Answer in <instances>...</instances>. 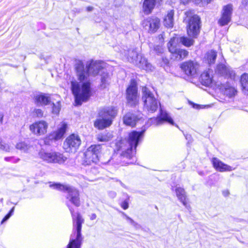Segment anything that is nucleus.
<instances>
[{
	"instance_id": "79ce46f5",
	"label": "nucleus",
	"mask_w": 248,
	"mask_h": 248,
	"mask_svg": "<svg viewBox=\"0 0 248 248\" xmlns=\"http://www.w3.org/2000/svg\"><path fill=\"white\" fill-rule=\"evenodd\" d=\"M33 114L37 117L41 118L43 116V111L41 109H35Z\"/></svg>"
},
{
	"instance_id": "dca6fc26",
	"label": "nucleus",
	"mask_w": 248,
	"mask_h": 248,
	"mask_svg": "<svg viewBox=\"0 0 248 248\" xmlns=\"http://www.w3.org/2000/svg\"><path fill=\"white\" fill-rule=\"evenodd\" d=\"M111 124V118L106 117L100 112L98 118L94 122V126L98 129L102 130L109 126Z\"/></svg>"
},
{
	"instance_id": "1a4fd4ad",
	"label": "nucleus",
	"mask_w": 248,
	"mask_h": 248,
	"mask_svg": "<svg viewBox=\"0 0 248 248\" xmlns=\"http://www.w3.org/2000/svg\"><path fill=\"white\" fill-rule=\"evenodd\" d=\"M126 98L127 104L131 107H134L139 103L138 88L135 80L132 79L126 91Z\"/></svg>"
},
{
	"instance_id": "c85d7f7f",
	"label": "nucleus",
	"mask_w": 248,
	"mask_h": 248,
	"mask_svg": "<svg viewBox=\"0 0 248 248\" xmlns=\"http://www.w3.org/2000/svg\"><path fill=\"white\" fill-rule=\"evenodd\" d=\"M162 0H144L143 8L147 14L150 13L154 8L155 3H159Z\"/></svg>"
},
{
	"instance_id": "b1692460",
	"label": "nucleus",
	"mask_w": 248,
	"mask_h": 248,
	"mask_svg": "<svg viewBox=\"0 0 248 248\" xmlns=\"http://www.w3.org/2000/svg\"><path fill=\"white\" fill-rule=\"evenodd\" d=\"M54 98H51L48 94H39L35 95L34 102L38 106H45L49 104Z\"/></svg>"
},
{
	"instance_id": "4c0bfd02",
	"label": "nucleus",
	"mask_w": 248,
	"mask_h": 248,
	"mask_svg": "<svg viewBox=\"0 0 248 248\" xmlns=\"http://www.w3.org/2000/svg\"><path fill=\"white\" fill-rule=\"evenodd\" d=\"M52 104H53V107H52V112L53 114L58 115L59 113V112L61 109L60 101L58 100L56 102V103L53 102Z\"/></svg>"
},
{
	"instance_id": "9b49d317",
	"label": "nucleus",
	"mask_w": 248,
	"mask_h": 248,
	"mask_svg": "<svg viewBox=\"0 0 248 248\" xmlns=\"http://www.w3.org/2000/svg\"><path fill=\"white\" fill-rule=\"evenodd\" d=\"M101 151L100 144L92 145L90 146L84 154L85 161L87 165L96 163L99 160V155Z\"/></svg>"
},
{
	"instance_id": "f03ea898",
	"label": "nucleus",
	"mask_w": 248,
	"mask_h": 248,
	"mask_svg": "<svg viewBox=\"0 0 248 248\" xmlns=\"http://www.w3.org/2000/svg\"><path fill=\"white\" fill-rule=\"evenodd\" d=\"M144 131L137 132L133 131L129 134L128 140L121 143L120 150L122 151L121 155L127 158H132L136 153V149L139 143L141 141Z\"/></svg>"
},
{
	"instance_id": "e433bc0d",
	"label": "nucleus",
	"mask_w": 248,
	"mask_h": 248,
	"mask_svg": "<svg viewBox=\"0 0 248 248\" xmlns=\"http://www.w3.org/2000/svg\"><path fill=\"white\" fill-rule=\"evenodd\" d=\"M176 38L178 39V42L179 41L183 45L187 47H189L193 45L194 43L193 40L188 38L187 37H186L183 36L180 38Z\"/></svg>"
},
{
	"instance_id": "6ab92c4d",
	"label": "nucleus",
	"mask_w": 248,
	"mask_h": 248,
	"mask_svg": "<svg viewBox=\"0 0 248 248\" xmlns=\"http://www.w3.org/2000/svg\"><path fill=\"white\" fill-rule=\"evenodd\" d=\"M216 72L225 77L233 79L235 76V73L232 68L226 66L224 64H219L217 65Z\"/></svg>"
},
{
	"instance_id": "c756f323",
	"label": "nucleus",
	"mask_w": 248,
	"mask_h": 248,
	"mask_svg": "<svg viewBox=\"0 0 248 248\" xmlns=\"http://www.w3.org/2000/svg\"><path fill=\"white\" fill-rule=\"evenodd\" d=\"M173 16V10H170L164 19V24L166 27L168 28H171L173 27L174 23Z\"/></svg>"
},
{
	"instance_id": "c9c22d12",
	"label": "nucleus",
	"mask_w": 248,
	"mask_h": 248,
	"mask_svg": "<svg viewBox=\"0 0 248 248\" xmlns=\"http://www.w3.org/2000/svg\"><path fill=\"white\" fill-rule=\"evenodd\" d=\"M16 147L23 152H27L31 148V146L24 141H20L16 144Z\"/></svg>"
},
{
	"instance_id": "052dcab7",
	"label": "nucleus",
	"mask_w": 248,
	"mask_h": 248,
	"mask_svg": "<svg viewBox=\"0 0 248 248\" xmlns=\"http://www.w3.org/2000/svg\"><path fill=\"white\" fill-rule=\"evenodd\" d=\"M128 163V164H131V163H133V162H129V163Z\"/></svg>"
},
{
	"instance_id": "4468645a",
	"label": "nucleus",
	"mask_w": 248,
	"mask_h": 248,
	"mask_svg": "<svg viewBox=\"0 0 248 248\" xmlns=\"http://www.w3.org/2000/svg\"><path fill=\"white\" fill-rule=\"evenodd\" d=\"M48 128V124L45 121H36L30 125L29 129L31 132L37 136H40L46 134Z\"/></svg>"
},
{
	"instance_id": "4d7b16f0",
	"label": "nucleus",
	"mask_w": 248,
	"mask_h": 248,
	"mask_svg": "<svg viewBox=\"0 0 248 248\" xmlns=\"http://www.w3.org/2000/svg\"><path fill=\"white\" fill-rule=\"evenodd\" d=\"M228 194V191H227V192H226V193H225V192L224 193V195L225 196H226V195H227Z\"/></svg>"
},
{
	"instance_id": "bb28decb",
	"label": "nucleus",
	"mask_w": 248,
	"mask_h": 248,
	"mask_svg": "<svg viewBox=\"0 0 248 248\" xmlns=\"http://www.w3.org/2000/svg\"><path fill=\"white\" fill-rule=\"evenodd\" d=\"M176 196L179 201L188 210L190 208V205L186 201V192L184 189L181 187H177L175 190Z\"/></svg>"
},
{
	"instance_id": "3c124183",
	"label": "nucleus",
	"mask_w": 248,
	"mask_h": 248,
	"mask_svg": "<svg viewBox=\"0 0 248 248\" xmlns=\"http://www.w3.org/2000/svg\"><path fill=\"white\" fill-rule=\"evenodd\" d=\"M242 4L244 6L248 7V0H242Z\"/></svg>"
},
{
	"instance_id": "a19ab883",
	"label": "nucleus",
	"mask_w": 248,
	"mask_h": 248,
	"mask_svg": "<svg viewBox=\"0 0 248 248\" xmlns=\"http://www.w3.org/2000/svg\"><path fill=\"white\" fill-rule=\"evenodd\" d=\"M154 50L156 53L159 54L163 52L164 49L161 46L157 45L154 46Z\"/></svg>"
},
{
	"instance_id": "49530a36",
	"label": "nucleus",
	"mask_w": 248,
	"mask_h": 248,
	"mask_svg": "<svg viewBox=\"0 0 248 248\" xmlns=\"http://www.w3.org/2000/svg\"><path fill=\"white\" fill-rule=\"evenodd\" d=\"M124 2V0H115L114 2L116 6H119L121 5Z\"/></svg>"
},
{
	"instance_id": "f704fd0d",
	"label": "nucleus",
	"mask_w": 248,
	"mask_h": 248,
	"mask_svg": "<svg viewBox=\"0 0 248 248\" xmlns=\"http://www.w3.org/2000/svg\"><path fill=\"white\" fill-rule=\"evenodd\" d=\"M101 74V78L100 86L102 88L104 89L106 88L108 84V75L107 73L105 72V71Z\"/></svg>"
},
{
	"instance_id": "864d4df0",
	"label": "nucleus",
	"mask_w": 248,
	"mask_h": 248,
	"mask_svg": "<svg viewBox=\"0 0 248 248\" xmlns=\"http://www.w3.org/2000/svg\"><path fill=\"white\" fill-rule=\"evenodd\" d=\"M3 118V115L0 114V124H2Z\"/></svg>"
},
{
	"instance_id": "a211bd4d",
	"label": "nucleus",
	"mask_w": 248,
	"mask_h": 248,
	"mask_svg": "<svg viewBox=\"0 0 248 248\" xmlns=\"http://www.w3.org/2000/svg\"><path fill=\"white\" fill-rule=\"evenodd\" d=\"M150 121H151L152 123L154 122L156 125L161 124L164 122H167L172 125L174 124L173 120L169 114L166 111L163 110L161 107L160 108V116L156 118H152Z\"/></svg>"
},
{
	"instance_id": "393cba45",
	"label": "nucleus",
	"mask_w": 248,
	"mask_h": 248,
	"mask_svg": "<svg viewBox=\"0 0 248 248\" xmlns=\"http://www.w3.org/2000/svg\"><path fill=\"white\" fill-rule=\"evenodd\" d=\"M138 116L134 113L128 112L123 117L124 123L128 126L134 127L138 120Z\"/></svg>"
},
{
	"instance_id": "2f4dec72",
	"label": "nucleus",
	"mask_w": 248,
	"mask_h": 248,
	"mask_svg": "<svg viewBox=\"0 0 248 248\" xmlns=\"http://www.w3.org/2000/svg\"><path fill=\"white\" fill-rule=\"evenodd\" d=\"M217 57V52L214 51H210L206 53L204 57V61L209 65L214 64Z\"/></svg>"
},
{
	"instance_id": "ddd939ff",
	"label": "nucleus",
	"mask_w": 248,
	"mask_h": 248,
	"mask_svg": "<svg viewBox=\"0 0 248 248\" xmlns=\"http://www.w3.org/2000/svg\"><path fill=\"white\" fill-rule=\"evenodd\" d=\"M200 67V66L197 62L191 60L183 62L181 66L182 70L186 75L192 77H195L198 74Z\"/></svg>"
},
{
	"instance_id": "f8f14e48",
	"label": "nucleus",
	"mask_w": 248,
	"mask_h": 248,
	"mask_svg": "<svg viewBox=\"0 0 248 248\" xmlns=\"http://www.w3.org/2000/svg\"><path fill=\"white\" fill-rule=\"evenodd\" d=\"M187 22V32L188 36L196 37L199 33L200 18L197 15H194L187 20L185 19Z\"/></svg>"
},
{
	"instance_id": "13d9d810",
	"label": "nucleus",
	"mask_w": 248,
	"mask_h": 248,
	"mask_svg": "<svg viewBox=\"0 0 248 248\" xmlns=\"http://www.w3.org/2000/svg\"><path fill=\"white\" fill-rule=\"evenodd\" d=\"M112 196L115 197L116 196V194L115 193H113Z\"/></svg>"
},
{
	"instance_id": "a878e982",
	"label": "nucleus",
	"mask_w": 248,
	"mask_h": 248,
	"mask_svg": "<svg viewBox=\"0 0 248 248\" xmlns=\"http://www.w3.org/2000/svg\"><path fill=\"white\" fill-rule=\"evenodd\" d=\"M124 53L127 60L134 64L138 63V60L141 56V55H139L134 49L124 51Z\"/></svg>"
},
{
	"instance_id": "de8ad7c7",
	"label": "nucleus",
	"mask_w": 248,
	"mask_h": 248,
	"mask_svg": "<svg viewBox=\"0 0 248 248\" xmlns=\"http://www.w3.org/2000/svg\"><path fill=\"white\" fill-rule=\"evenodd\" d=\"M11 217L10 215H9L8 214L3 218V219L1 221V223H3L4 222L6 221L8 219L10 218Z\"/></svg>"
},
{
	"instance_id": "5701e85b",
	"label": "nucleus",
	"mask_w": 248,
	"mask_h": 248,
	"mask_svg": "<svg viewBox=\"0 0 248 248\" xmlns=\"http://www.w3.org/2000/svg\"><path fill=\"white\" fill-rule=\"evenodd\" d=\"M213 72L209 69L203 72L200 77L201 83L205 86H210L213 84Z\"/></svg>"
},
{
	"instance_id": "423d86ee",
	"label": "nucleus",
	"mask_w": 248,
	"mask_h": 248,
	"mask_svg": "<svg viewBox=\"0 0 248 248\" xmlns=\"http://www.w3.org/2000/svg\"><path fill=\"white\" fill-rule=\"evenodd\" d=\"M142 100L144 103V108L150 112L155 111L160 106L154 94L146 87L142 88Z\"/></svg>"
},
{
	"instance_id": "cd10ccee",
	"label": "nucleus",
	"mask_w": 248,
	"mask_h": 248,
	"mask_svg": "<svg viewBox=\"0 0 248 248\" xmlns=\"http://www.w3.org/2000/svg\"><path fill=\"white\" fill-rule=\"evenodd\" d=\"M135 65H137L139 68L149 71H152L154 69L153 66L148 62L147 60L142 56H140L138 61V63Z\"/></svg>"
},
{
	"instance_id": "4be33fe9",
	"label": "nucleus",
	"mask_w": 248,
	"mask_h": 248,
	"mask_svg": "<svg viewBox=\"0 0 248 248\" xmlns=\"http://www.w3.org/2000/svg\"><path fill=\"white\" fill-rule=\"evenodd\" d=\"M67 127V124L62 122L61 124L60 127L58 129L57 131H54L50 133L48 136L47 139L49 140H58L61 139L64 135L65 132V130Z\"/></svg>"
},
{
	"instance_id": "a18cd8bd",
	"label": "nucleus",
	"mask_w": 248,
	"mask_h": 248,
	"mask_svg": "<svg viewBox=\"0 0 248 248\" xmlns=\"http://www.w3.org/2000/svg\"><path fill=\"white\" fill-rule=\"evenodd\" d=\"M121 207L124 210L128 208V203L126 201H124L121 203Z\"/></svg>"
},
{
	"instance_id": "bf43d9fd",
	"label": "nucleus",
	"mask_w": 248,
	"mask_h": 248,
	"mask_svg": "<svg viewBox=\"0 0 248 248\" xmlns=\"http://www.w3.org/2000/svg\"><path fill=\"white\" fill-rule=\"evenodd\" d=\"M55 97H56V98H59V96H58L57 95H55Z\"/></svg>"
},
{
	"instance_id": "39448f33",
	"label": "nucleus",
	"mask_w": 248,
	"mask_h": 248,
	"mask_svg": "<svg viewBox=\"0 0 248 248\" xmlns=\"http://www.w3.org/2000/svg\"><path fill=\"white\" fill-rule=\"evenodd\" d=\"M49 187L66 193V199L76 206H79L80 204L79 193L78 191L75 187L67 185H64L60 183H49Z\"/></svg>"
},
{
	"instance_id": "f257e3e1",
	"label": "nucleus",
	"mask_w": 248,
	"mask_h": 248,
	"mask_svg": "<svg viewBox=\"0 0 248 248\" xmlns=\"http://www.w3.org/2000/svg\"><path fill=\"white\" fill-rule=\"evenodd\" d=\"M104 63L101 61L91 60L88 62L86 65L87 70L86 71L82 62H78L76 67L77 75L80 81L87 79L89 75L95 76L102 73L105 71Z\"/></svg>"
},
{
	"instance_id": "f3484780",
	"label": "nucleus",
	"mask_w": 248,
	"mask_h": 248,
	"mask_svg": "<svg viewBox=\"0 0 248 248\" xmlns=\"http://www.w3.org/2000/svg\"><path fill=\"white\" fill-rule=\"evenodd\" d=\"M232 11V4H228L223 7L221 17L218 22L220 26H225L230 22Z\"/></svg>"
},
{
	"instance_id": "ea45409f",
	"label": "nucleus",
	"mask_w": 248,
	"mask_h": 248,
	"mask_svg": "<svg viewBox=\"0 0 248 248\" xmlns=\"http://www.w3.org/2000/svg\"><path fill=\"white\" fill-rule=\"evenodd\" d=\"M124 216L125 217L126 219L127 220V221L133 226L136 228H139L140 227V226L139 224H138V223L134 221L131 218L128 217L127 215L123 213Z\"/></svg>"
},
{
	"instance_id": "412c9836",
	"label": "nucleus",
	"mask_w": 248,
	"mask_h": 248,
	"mask_svg": "<svg viewBox=\"0 0 248 248\" xmlns=\"http://www.w3.org/2000/svg\"><path fill=\"white\" fill-rule=\"evenodd\" d=\"M216 86L219 90L225 95L232 97L234 96L236 93V90L234 88L230 86L228 84H222L220 82H217Z\"/></svg>"
},
{
	"instance_id": "5fc2aeb1",
	"label": "nucleus",
	"mask_w": 248,
	"mask_h": 248,
	"mask_svg": "<svg viewBox=\"0 0 248 248\" xmlns=\"http://www.w3.org/2000/svg\"><path fill=\"white\" fill-rule=\"evenodd\" d=\"M14 209H15V207H13L11 210L10 211L9 213H8L9 215H10V216H11L13 214V213L14 212Z\"/></svg>"
},
{
	"instance_id": "72a5a7b5",
	"label": "nucleus",
	"mask_w": 248,
	"mask_h": 248,
	"mask_svg": "<svg viewBox=\"0 0 248 248\" xmlns=\"http://www.w3.org/2000/svg\"><path fill=\"white\" fill-rule=\"evenodd\" d=\"M240 82L242 90L245 94L248 95V74H244L242 75Z\"/></svg>"
},
{
	"instance_id": "09e8293b",
	"label": "nucleus",
	"mask_w": 248,
	"mask_h": 248,
	"mask_svg": "<svg viewBox=\"0 0 248 248\" xmlns=\"http://www.w3.org/2000/svg\"><path fill=\"white\" fill-rule=\"evenodd\" d=\"M11 217L10 215H9L8 214L3 218V219L1 221V223H3L4 222L6 221L8 219L10 218Z\"/></svg>"
},
{
	"instance_id": "7ed1b4c3",
	"label": "nucleus",
	"mask_w": 248,
	"mask_h": 248,
	"mask_svg": "<svg viewBox=\"0 0 248 248\" xmlns=\"http://www.w3.org/2000/svg\"><path fill=\"white\" fill-rule=\"evenodd\" d=\"M67 205L72 215L73 226L74 227H76V231H73L72 233L70 242L67 248H80L82 240L81 235V226L84 222V219L79 213H77L76 217L74 209L69 206L68 203H67Z\"/></svg>"
},
{
	"instance_id": "8fccbe9b",
	"label": "nucleus",
	"mask_w": 248,
	"mask_h": 248,
	"mask_svg": "<svg viewBox=\"0 0 248 248\" xmlns=\"http://www.w3.org/2000/svg\"><path fill=\"white\" fill-rule=\"evenodd\" d=\"M11 217L10 215H9L8 214L3 218V219L1 221V223H3L4 222L6 221L8 219L10 218Z\"/></svg>"
},
{
	"instance_id": "6e6d98bb",
	"label": "nucleus",
	"mask_w": 248,
	"mask_h": 248,
	"mask_svg": "<svg viewBox=\"0 0 248 248\" xmlns=\"http://www.w3.org/2000/svg\"><path fill=\"white\" fill-rule=\"evenodd\" d=\"M93 9V7L89 6V7H87V10L88 11H92Z\"/></svg>"
},
{
	"instance_id": "2eb2a0df",
	"label": "nucleus",
	"mask_w": 248,
	"mask_h": 248,
	"mask_svg": "<svg viewBox=\"0 0 248 248\" xmlns=\"http://www.w3.org/2000/svg\"><path fill=\"white\" fill-rule=\"evenodd\" d=\"M160 20L156 17H149L144 20L142 26L149 32L154 33L159 28Z\"/></svg>"
},
{
	"instance_id": "603ef678",
	"label": "nucleus",
	"mask_w": 248,
	"mask_h": 248,
	"mask_svg": "<svg viewBox=\"0 0 248 248\" xmlns=\"http://www.w3.org/2000/svg\"><path fill=\"white\" fill-rule=\"evenodd\" d=\"M90 219L91 220H94L96 219V215L95 214H92L90 215Z\"/></svg>"
},
{
	"instance_id": "37998d69",
	"label": "nucleus",
	"mask_w": 248,
	"mask_h": 248,
	"mask_svg": "<svg viewBox=\"0 0 248 248\" xmlns=\"http://www.w3.org/2000/svg\"><path fill=\"white\" fill-rule=\"evenodd\" d=\"M5 160L6 161H11V162H12L14 163H16L19 160V158L15 159L13 157H7L5 158Z\"/></svg>"
},
{
	"instance_id": "58836bf2",
	"label": "nucleus",
	"mask_w": 248,
	"mask_h": 248,
	"mask_svg": "<svg viewBox=\"0 0 248 248\" xmlns=\"http://www.w3.org/2000/svg\"><path fill=\"white\" fill-rule=\"evenodd\" d=\"M11 149L12 147L9 144L5 143L0 140V150L5 152H10Z\"/></svg>"
},
{
	"instance_id": "0eeeda50",
	"label": "nucleus",
	"mask_w": 248,
	"mask_h": 248,
	"mask_svg": "<svg viewBox=\"0 0 248 248\" xmlns=\"http://www.w3.org/2000/svg\"><path fill=\"white\" fill-rule=\"evenodd\" d=\"M178 39L176 37L171 38L168 44V47L171 53V59L179 61L186 58L188 56V52L185 49L178 48Z\"/></svg>"
},
{
	"instance_id": "20e7f679",
	"label": "nucleus",
	"mask_w": 248,
	"mask_h": 248,
	"mask_svg": "<svg viewBox=\"0 0 248 248\" xmlns=\"http://www.w3.org/2000/svg\"><path fill=\"white\" fill-rule=\"evenodd\" d=\"M71 84L76 105H80L82 102L88 100L91 95L90 83L89 81H86L80 85L76 80H72Z\"/></svg>"
},
{
	"instance_id": "6e6552de",
	"label": "nucleus",
	"mask_w": 248,
	"mask_h": 248,
	"mask_svg": "<svg viewBox=\"0 0 248 248\" xmlns=\"http://www.w3.org/2000/svg\"><path fill=\"white\" fill-rule=\"evenodd\" d=\"M39 156L47 163L62 164L67 160V157L60 153L55 152H47L44 150L40 151Z\"/></svg>"
},
{
	"instance_id": "473e14b6",
	"label": "nucleus",
	"mask_w": 248,
	"mask_h": 248,
	"mask_svg": "<svg viewBox=\"0 0 248 248\" xmlns=\"http://www.w3.org/2000/svg\"><path fill=\"white\" fill-rule=\"evenodd\" d=\"M100 112L102 113L104 115H105L106 117L111 118L112 120V119L117 115V109L115 107H111L104 109L101 110Z\"/></svg>"
},
{
	"instance_id": "7c9ffc66",
	"label": "nucleus",
	"mask_w": 248,
	"mask_h": 248,
	"mask_svg": "<svg viewBox=\"0 0 248 248\" xmlns=\"http://www.w3.org/2000/svg\"><path fill=\"white\" fill-rule=\"evenodd\" d=\"M113 135L111 133L104 132L97 135L96 139L100 142H107L112 140Z\"/></svg>"
},
{
	"instance_id": "c03bdc74",
	"label": "nucleus",
	"mask_w": 248,
	"mask_h": 248,
	"mask_svg": "<svg viewBox=\"0 0 248 248\" xmlns=\"http://www.w3.org/2000/svg\"><path fill=\"white\" fill-rule=\"evenodd\" d=\"M196 3H200L201 2L208 4L210 3L212 0H194Z\"/></svg>"
},
{
	"instance_id": "aec40b11",
	"label": "nucleus",
	"mask_w": 248,
	"mask_h": 248,
	"mask_svg": "<svg viewBox=\"0 0 248 248\" xmlns=\"http://www.w3.org/2000/svg\"><path fill=\"white\" fill-rule=\"evenodd\" d=\"M212 163L214 168L219 172L231 171L234 170L232 167L224 163L216 157L213 158Z\"/></svg>"
},
{
	"instance_id": "9d476101",
	"label": "nucleus",
	"mask_w": 248,
	"mask_h": 248,
	"mask_svg": "<svg viewBox=\"0 0 248 248\" xmlns=\"http://www.w3.org/2000/svg\"><path fill=\"white\" fill-rule=\"evenodd\" d=\"M80 144L81 140L79 137L77 135L72 134L65 139L63 147L66 152L75 153L78 149Z\"/></svg>"
}]
</instances>
